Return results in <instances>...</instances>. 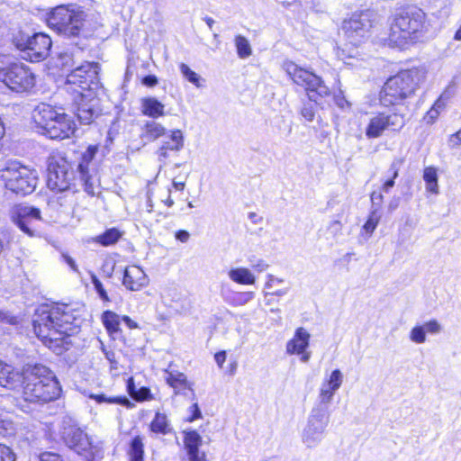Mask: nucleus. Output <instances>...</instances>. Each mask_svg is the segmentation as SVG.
Wrapping results in <instances>:
<instances>
[{
    "label": "nucleus",
    "mask_w": 461,
    "mask_h": 461,
    "mask_svg": "<svg viewBox=\"0 0 461 461\" xmlns=\"http://www.w3.org/2000/svg\"><path fill=\"white\" fill-rule=\"evenodd\" d=\"M379 219L375 215V213H372L366 222L364 224L363 228L364 230L369 233L372 234L374 230H375L377 224H378Z\"/></svg>",
    "instance_id": "09e8293b"
},
{
    "label": "nucleus",
    "mask_w": 461,
    "mask_h": 461,
    "mask_svg": "<svg viewBox=\"0 0 461 461\" xmlns=\"http://www.w3.org/2000/svg\"><path fill=\"white\" fill-rule=\"evenodd\" d=\"M390 170L392 171V177L386 180L383 185V191L388 193L394 185V179L398 176V168L394 164H392Z\"/></svg>",
    "instance_id": "de8ad7c7"
},
{
    "label": "nucleus",
    "mask_w": 461,
    "mask_h": 461,
    "mask_svg": "<svg viewBox=\"0 0 461 461\" xmlns=\"http://www.w3.org/2000/svg\"><path fill=\"white\" fill-rule=\"evenodd\" d=\"M376 19L377 13L374 9L356 11L343 21L342 30L348 39L357 44L368 36Z\"/></svg>",
    "instance_id": "9b49d317"
},
{
    "label": "nucleus",
    "mask_w": 461,
    "mask_h": 461,
    "mask_svg": "<svg viewBox=\"0 0 461 461\" xmlns=\"http://www.w3.org/2000/svg\"><path fill=\"white\" fill-rule=\"evenodd\" d=\"M105 357L111 364V369L117 368V362L115 360V354L113 351L105 352Z\"/></svg>",
    "instance_id": "680f3d73"
},
{
    "label": "nucleus",
    "mask_w": 461,
    "mask_h": 461,
    "mask_svg": "<svg viewBox=\"0 0 461 461\" xmlns=\"http://www.w3.org/2000/svg\"><path fill=\"white\" fill-rule=\"evenodd\" d=\"M78 328V319L68 305H42L33 319L35 334L49 348L62 346L66 337L77 333Z\"/></svg>",
    "instance_id": "f257e3e1"
},
{
    "label": "nucleus",
    "mask_w": 461,
    "mask_h": 461,
    "mask_svg": "<svg viewBox=\"0 0 461 461\" xmlns=\"http://www.w3.org/2000/svg\"><path fill=\"white\" fill-rule=\"evenodd\" d=\"M184 147V135L180 130L170 131L168 140L162 142L158 149L159 159H166L168 157V151H179Z\"/></svg>",
    "instance_id": "b1692460"
},
{
    "label": "nucleus",
    "mask_w": 461,
    "mask_h": 461,
    "mask_svg": "<svg viewBox=\"0 0 461 461\" xmlns=\"http://www.w3.org/2000/svg\"><path fill=\"white\" fill-rule=\"evenodd\" d=\"M14 43L23 53V59L31 62H39L45 59L52 45L51 39L45 33H34L32 36L19 34Z\"/></svg>",
    "instance_id": "9d476101"
},
{
    "label": "nucleus",
    "mask_w": 461,
    "mask_h": 461,
    "mask_svg": "<svg viewBox=\"0 0 461 461\" xmlns=\"http://www.w3.org/2000/svg\"><path fill=\"white\" fill-rule=\"evenodd\" d=\"M23 398L30 402H47L57 399L61 392L52 372L42 365L23 369L21 386Z\"/></svg>",
    "instance_id": "f03ea898"
},
{
    "label": "nucleus",
    "mask_w": 461,
    "mask_h": 461,
    "mask_svg": "<svg viewBox=\"0 0 461 461\" xmlns=\"http://www.w3.org/2000/svg\"><path fill=\"white\" fill-rule=\"evenodd\" d=\"M92 283L95 286V291L99 294L100 298L103 301L109 302L110 299H109V296H108L106 291L104 290L101 281L95 276H92Z\"/></svg>",
    "instance_id": "a18cd8bd"
},
{
    "label": "nucleus",
    "mask_w": 461,
    "mask_h": 461,
    "mask_svg": "<svg viewBox=\"0 0 461 461\" xmlns=\"http://www.w3.org/2000/svg\"><path fill=\"white\" fill-rule=\"evenodd\" d=\"M0 81L15 92L29 91L35 85L32 72L23 64L12 62L5 55H0Z\"/></svg>",
    "instance_id": "423d86ee"
},
{
    "label": "nucleus",
    "mask_w": 461,
    "mask_h": 461,
    "mask_svg": "<svg viewBox=\"0 0 461 461\" xmlns=\"http://www.w3.org/2000/svg\"><path fill=\"white\" fill-rule=\"evenodd\" d=\"M253 298V292H235L230 296L227 297L225 301L233 306H242Z\"/></svg>",
    "instance_id": "72a5a7b5"
},
{
    "label": "nucleus",
    "mask_w": 461,
    "mask_h": 461,
    "mask_svg": "<svg viewBox=\"0 0 461 461\" xmlns=\"http://www.w3.org/2000/svg\"><path fill=\"white\" fill-rule=\"evenodd\" d=\"M150 430L157 434L167 435L173 432V428L165 413L156 412L149 425Z\"/></svg>",
    "instance_id": "cd10ccee"
},
{
    "label": "nucleus",
    "mask_w": 461,
    "mask_h": 461,
    "mask_svg": "<svg viewBox=\"0 0 461 461\" xmlns=\"http://www.w3.org/2000/svg\"><path fill=\"white\" fill-rule=\"evenodd\" d=\"M165 133L166 129L156 122H149L145 124L143 134L148 140H155Z\"/></svg>",
    "instance_id": "c756f323"
},
{
    "label": "nucleus",
    "mask_w": 461,
    "mask_h": 461,
    "mask_svg": "<svg viewBox=\"0 0 461 461\" xmlns=\"http://www.w3.org/2000/svg\"><path fill=\"white\" fill-rule=\"evenodd\" d=\"M120 316L111 311H106L102 315V321L106 330L111 332H117L120 327Z\"/></svg>",
    "instance_id": "7c9ffc66"
},
{
    "label": "nucleus",
    "mask_w": 461,
    "mask_h": 461,
    "mask_svg": "<svg viewBox=\"0 0 461 461\" xmlns=\"http://www.w3.org/2000/svg\"><path fill=\"white\" fill-rule=\"evenodd\" d=\"M406 124L405 114L399 111L387 113L384 112L374 113L366 127V136L367 139H377L381 137L385 131L398 132Z\"/></svg>",
    "instance_id": "ddd939ff"
},
{
    "label": "nucleus",
    "mask_w": 461,
    "mask_h": 461,
    "mask_svg": "<svg viewBox=\"0 0 461 461\" xmlns=\"http://www.w3.org/2000/svg\"><path fill=\"white\" fill-rule=\"evenodd\" d=\"M302 116L308 122H312L314 119V108L311 104H306L301 110Z\"/></svg>",
    "instance_id": "8fccbe9b"
},
{
    "label": "nucleus",
    "mask_w": 461,
    "mask_h": 461,
    "mask_svg": "<svg viewBox=\"0 0 461 461\" xmlns=\"http://www.w3.org/2000/svg\"><path fill=\"white\" fill-rule=\"evenodd\" d=\"M74 122L64 113H59L43 134L53 140L68 138L75 131Z\"/></svg>",
    "instance_id": "a211bd4d"
},
{
    "label": "nucleus",
    "mask_w": 461,
    "mask_h": 461,
    "mask_svg": "<svg viewBox=\"0 0 461 461\" xmlns=\"http://www.w3.org/2000/svg\"><path fill=\"white\" fill-rule=\"evenodd\" d=\"M142 83H143V85L149 86V87L155 86L158 84V78L156 76L149 75V76H146L145 77H143Z\"/></svg>",
    "instance_id": "13d9d810"
},
{
    "label": "nucleus",
    "mask_w": 461,
    "mask_h": 461,
    "mask_svg": "<svg viewBox=\"0 0 461 461\" xmlns=\"http://www.w3.org/2000/svg\"><path fill=\"white\" fill-rule=\"evenodd\" d=\"M429 23L422 9L409 5L396 15L391 27L390 41L402 44L409 39H419L428 32Z\"/></svg>",
    "instance_id": "20e7f679"
},
{
    "label": "nucleus",
    "mask_w": 461,
    "mask_h": 461,
    "mask_svg": "<svg viewBox=\"0 0 461 461\" xmlns=\"http://www.w3.org/2000/svg\"><path fill=\"white\" fill-rule=\"evenodd\" d=\"M143 443L140 437H135L131 443L130 456L131 461H143Z\"/></svg>",
    "instance_id": "f704fd0d"
},
{
    "label": "nucleus",
    "mask_w": 461,
    "mask_h": 461,
    "mask_svg": "<svg viewBox=\"0 0 461 461\" xmlns=\"http://www.w3.org/2000/svg\"><path fill=\"white\" fill-rule=\"evenodd\" d=\"M312 8L316 13H325L327 11V5L325 0H312Z\"/></svg>",
    "instance_id": "5fc2aeb1"
},
{
    "label": "nucleus",
    "mask_w": 461,
    "mask_h": 461,
    "mask_svg": "<svg viewBox=\"0 0 461 461\" xmlns=\"http://www.w3.org/2000/svg\"><path fill=\"white\" fill-rule=\"evenodd\" d=\"M179 70L182 74V76L191 84L195 86L196 87L200 88L203 87V82H204V79L201 77L200 75H198L196 72L192 70L185 63H180L179 65Z\"/></svg>",
    "instance_id": "2f4dec72"
},
{
    "label": "nucleus",
    "mask_w": 461,
    "mask_h": 461,
    "mask_svg": "<svg viewBox=\"0 0 461 461\" xmlns=\"http://www.w3.org/2000/svg\"><path fill=\"white\" fill-rule=\"evenodd\" d=\"M249 262L251 264L252 268L259 273L266 271L268 267V265L266 263V261L261 258H250Z\"/></svg>",
    "instance_id": "3c124183"
},
{
    "label": "nucleus",
    "mask_w": 461,
    "mask_h": 461,
    "mask_svg": "<svg viewBox=\"0 0 461 461\" xmlns=\"http://www.w3.org/2000/svg\"><path fill=\"white\" fill-rule=\"evenodd\" d=\"M190 409L193 413L192 417L189 419L190 421L201 418L202 413L197 403H194Z\"/></svg>",
    "instance_id": "bf43d9fd"
},
{
    "label": "nucleus",
    "mask_w": 461,
    "mask_h": 461,
    "mask_svg": "<svg viewBox=\"0 0 461 461\" xmlns=\"http://www.w3.org/2000/svg\"><path fill=\"white\" fill-rule=\"evenodd\" d=\"M90 398L95 399L97 402H107V403H121L125 404L129 402L126 398L120 397H106L104 394H91Z\"/></svg>",
    "instance_id": "79ce46f5"
},
{
    "label": "nucleus",
    "mask_w": 461,
    "mask_h": 461,
    "mask_svg": "<svg viewBox=\"0 0 461 461\" xmlns=\"http://www.w3.org/2000/svg\"><path fill=\"white\" fill-rule=\"evenodd\" d=\"M184 443L187 452L194 451L199 449L202 444V438L194 430L188 431L185 433Z\"/></svg>",
    "instance_id": "c9c22d12"
},
{
    "label": "nucleus",
    "mask_w": 461,
    "mask_h": 461,
    "mask_svg": "<svg viewBox=\"0 0 461 461\" xmlns=\"http://www.w3.org/2000/svg\"><path fill=\"white\" fill-rule=\"evenodd\" d=\"M283 68L294 84L304 87L311 101L318 103L319 99L330 95L329 87L314 73L299 67L293 61H285Z\"/></svg>",
    "instance_id": "0eeeda50"
},
{
    "label": "nucleus",
    "mask_w": 461,
    "mask_h": 461,
    "mask_svg": "<svg viewBox=\"0 0 461 461\" xmlns=\"http://www.w3.org/2000/svg\"><path fill=\"white\" fill-rule=\"evenodd\" d=\"M23 372L19 373L14 368L0 360V386L10 390L20 388Z\"/></svg>",
    "instance_id": "aec40b11"
},
{
    "label": "nucleus",
    "mask_w": 461,
    "mask_h": 461,
    "mask_svg": "<svg viewBox=\"0 0 461 461\" xmlns=\"http://www.w3.org/2000/svg\"><path fill=\"white\" fill-rule=\"evenodd\" d=\"M10 217L12 221L29 236L34 235V222L41 219L39 209L23 204L12 207Z\"/></svg>",
    "instance_id": "f3484780"
},
{
    "label": "nucleus",
    "mask_w": 461,
    "mask_h": 461,
    "mask_svg": "<svg viewBox=\"0 0 461 461\" xmlns=\"http://www.w3.org/2000/svg\"><path fill=\"white\" fill-rule=\"evenodd\" d=\"M423 180L425 182L426 191L433 194H438V169L435 167H426L423 170Z\"/></svg>",
    "instance_id": "c85d7f7f"
},
{
    "label": "nucleus",
    "mask_w": 461,
    "mask_h": 461,
    "mask_svg": "<svg viewBox=\"0 0 461 461\" xmlns=\"http://www.w3.org/2000/svg\"><path fill=\"white\" fill-rule=\"evenodd\" d=\"M75 171L63 157H52L48 164V187L53 191L64 192L75 181Z\"/></svg>",
    "instance_id": "f8f14e48"
},
{
    "label": "nucleus",
    "mask_w": 461,
    "mask_h": 461,
    "mask_svg": "<svg viewBox=\"0 0 461 461\" xmlns=\"http://www.w3.org/2000/svg\"><path fill=\"white\" fill-rule=\"evenodd\" d=\"M189 238L190 234L186 230H178L176 233V239L181 242H187Z\"/></svg>",
    "instance_id": "e2e57ef3"
},
{
    "label": "nucleus",
    "mask_w": 461,
    "mask_h": 461,
    "mask_svg": "<svg viewBox=\"0 0 461 461\" xmlns=\"http://www.w3.org/2000/svg\"><path fill=\"white\" fill-rule=\"evenodd\" d=\"M82 97H85V95L80 92ZM98 100L95 98L89 99L88 101L82 100V103L78 104L77 116L81 123L83 124H90L93 120L98 116L99 110Z\"/></svg>",
    "instance_id": "412c9836"
},
{
    "label": "nucleus",
    "mask_w": 461,
    "mask_h": 461,
    "mask_svg": "<svg viewBox=\"0 0 461 461\" xmlns=\"http://www.w3.org/2000/svg\"><path fill=\"white\" fill-rule=\"evenodd\" d=\"M421 327L425 333L438 334L442 330V326L437 320H430L422 324Z\"/></svg>",
    "instance_id": "c03bdc74"
},
{
    "label": "nucleus",
    "mask_w": 461,
    "mask_h": 461,
    "mask_svg": "<svg viewBox=\"0 0 461 461\" xmlns=\"http://www.w3.org/2000/svg\"><path fill=\"white\" fill-rule=\"evenodd\" d=\"M461 144V129L456 133L450 135L449 145L451 147H458Z\"/></svg>",
    "instance_id": "4d7b16f0"
},
{
    "label": "nucleus",
    "mask_w": 461,
    "mask_h": 461,
    "mask_svg": "<svg viewBox=\"0 0 461 461\" xmlns=\"http://www.w3.org/2000/svg\"><path fill=\"white\" fill-rule=\"evenodd\" d=\"M99 70L98 63L86 62L67 76V83L77 86L82 91L91 90L99 83Z\"/></svg>",
    "instance_id": "dca6fc26"
},
{
    "label": "nucleus",
    "mask_w": 461,
    "mask_h": 461,
    "mask_svg": "<svg viewBox=\"0 0 461 461\" xmlns=\"http://www.w3.org/2000/svg\"><path fill=\"white\" fill-rule=\"evenodd\" d=\"M310 338V333L304 328L296 329L294 338L286 343L287 354L303 353L309 346Z\"/></svg>",
    "instance_id": "4be33fe9"
},
{
    "label": "nucleus",
    "mask_w": 461,
    "mask_h": 461,
    "mask_svg": "<svg viewBox=\"0 0 461 461\" xmlns=\"http://www.w3.org/2000/svg\"><path fill=\"white\" fill-rule=\"evenodd\" d=\"M98 150V146L90 145L81 154V159L77 164V172L78 179L82 183L84 191L94 196L99 193V179L96 175L95 168L92 165V161Z\"/></svg>",
    "instance_id": "2eb2a0df"
},
{
    "label": "nucleus",
    "mask_w": 461,
    "mask_h": 461,
    "mask_svg": "<svg viewBox=\"0 0 461 461\" xmlns=\"http://www.w3.org/2000/svg\"><path fill=\"white\" fill-rule=\"evenodd\" d=\"M427 77V71L422 68L402 70L391 77L384 83L380 93V102L384 106L399 104L411 96Z\"/></svg>",
    "instance_id": "7ed1b4c3"
},
{
    "label": "nucleus",
    "mask_w": 461,
    "mask_h": 461,
    "mask_svg": "<svg viewBox=\"0 0 461 461\" xmlns=\"http://www.w3.org/2000/svg\"><path fill=\"white\" fill-rule=\"evenodd\" d=\"M14 429V424L9 419L3 418L0 414V434L8 433Z\"/></svg>",
    "instance_id": "603ef678"
},
{
    "label": "nucleus",
    "mask_w": 461,
    "mask_h": 461,
    "mask_svg": "<svg viewBox=\"0 0 461 461\" xmlns=\"http://www.w3.org/2000/svg\"><path fill=\"white\" fill-rule=\"evenodd\" d=\"M410 339L416 344H422L426 341V334L421 325H416L411 329Z\"/></svg>",
    "instance_id": "a19ab883"
},
{
    "label": "nucleus",
    "mask_w": 461,
    "mask_h": 461,
    "mask_svg": "<svg viewBox=\"0 0 461 461\" xmlns=\"http://www.w3.org/2000/svg\"><path fill=\"white\" fill-rule=\"evenodd\" d=\"M164 104L155 97H146L141 99V112L143 114L158 118L164 115Z\"/></svg>",
    "instance_id": "a878e982"
},
{
    "label": "nucleus",
    "mask_w": 461,
    "mask_h": 461,
    "mask_svg": "<svg viewBox=\"0 0 461 461\" xmlns=\"http://www.w3.org/2000/svg\"><path fill=\"white\" fill-rule=\"evenodd\" d=\"M64 260L66 263L74 270L77 271V267L76 265L75 260L68 255H63Z\"/></svg>",
    "instance_id": "774afa93"
},
{
    "label": "nucleus",
    "mask_w": 461,
    "mask_h": 461,
    "mask_svg": "<svg viewBox=\"0 0 461 461\" xmlns=\"http://www.w3.org/2000/svg\"><path fill=\"white\" fill-rule=\"evenodd\" d=\"M228 276L231 281L240 285H254L256 283V276L246 267L231 268L228 272Z\"/></svg>",
    "instance_id": "bb28decb"
},
{
    "label": "nucleus",
    "mask_w": 461,
    "mask_h": 461,
    "mask_svg": "<svg viewBox=\"0 0 461 461\" xmlns=\"http://www.w3.org/2000/svg\"><path fill=\"white\" fill-rule=\"evenodd\" d=\"M166 381L175 390V393L178 394L185 389H192V384L186 379L185 374L178 371H167L166 370Z\"/></svg>",
    "instance_id": "393cba45"
},
{
    "label": "nucleus",
    "mask_w": 461,
    "mask_h": 461,
    "mask_svg": "<svg viewBox=\"0 0 461 461\" xmlns=\"http://www.w3.org/2000/svg\"><path fill=\"white\" fill-rule=\"evenodd\" d=\"M456 94V84L451 82L448 86L444 89L439 97L436 100V102H440L442 106L446 107L447 102L455 95Z\"/></svg>",
    "instance_id": "ea45409f"
},
{
    "label": "nucleus",
    "mask_w": 461,
    "mask_h": 461,
    "mask_svg": "<svg viewBox=\"0 0 461 461\" xmlns=\"http://www.w3.org/2000/svg\"><path fill=\"white\" fill-rule=\"evenodd\" d=\"M59 433L66 445L86 461H93L99 455L100 447L70 418L63 419Z\"/></svg>",
    "instance_id": "6e6552de"
},
{
    "label": "nucleus",
    "mask_w": 461,
    "mask_h": 461,
    "mask_svg": "<svg viewBox=\"0 0 461 461\" xmlns=\"http://www.w3.org/2000/svg\"><path fill=\"white\" fill-rule=\"evenodd\" d=\"M235 45L237 48L238 55L240 59H246L252 53L250 44L249 41L241 35H238L235 38Z\"/></svg>",
    "instance_id": "e433bc0d"
},
{
    "label": "nucleus",
    "mask_w": 461,
    "mask_h": 461,
    "mask_svg": "<svg viewBox=\"0 0 461 461\" xmlns=\"http://www.w3.org/2000/svg\"><path fill=\"white\" fill-rule=\"evenodd\" d=\"M326 382L329 384L330 390L336 393L343 382V375L341 371L339 369L333 370Z\"/></svg>",
    "instance_id": "4c0bfd02"
},
{
    "label": "nucleus",
    "mask_w": 461,
    "mask_h": 461,
    "mask_svg": "<svg viewBox=\"0 0 461 461\" xmlns=\"http://www.w3.org/2000/svg\"><path fill=\"white\" fill-rule=\"evenodd\" d=\"M190 461H206L204 453L199 449L187 452Z\"/></svg>",
    "instance_id": "864d4df0"
},
{
    "label": "nucleus",
    "mask_w": 461,
    "mask_h": 461,
    "mask_svg": "<svg viewBox=\"0 0 461 461\" xmlns=\"http://www.w3.org/2000/svg\"><path fill=\"white\" fill-rule=\"evenodd\" d=\"M40 461H63L59 455L46 452L41 455Z\"/></svg>",
    "instance_id": "6e6d98bb"
},
{
    "label": "nucleus",
    "mask_w": 461,
    "mask_h": 461,
    "mask_svg": "<svg viewBox=\"0 0 461 461\" xmlns=\"http://www.w3.org/2000/svg\"><path fill=\"white\" fill-rule=\"evenodd\" d=\"M445 109L440 102H435L430 110L427 113L424 119L428 123H433L435 120L438 117L441 111Z\"/></svg>",
    "instance_id": "37998d69"
},
{
    "label": "nucleus",
    "mask_w": 461,
    "mask_h": 461,
    "mask_svg": "<svg viewBox=\"0 0 461 461\" xmlns=\"http://www.w3.org/2000/svg\"><path fill=\"white\" fill-rule=\"evenodd\" d=\"M59 112L51 105L47 104H38L32 112V119L39 128L43 131L47 129L49 124L57 117Z\"/></svg>",
    "instance_id": "5701e85b"
},
{
    "label": "nucleus",
    "mask_w": 461,
    "mask_h": 461,
    "mask_svg": "<svg viewBox=\"0 0 461 461\" xmlns=\"http://www.w3.org/2000/svg\"><path fill=\"white\" fill-rule=\"evenodd\" d=\"M5 187L21 195L32 193L37 185L36 173L19 163H12L6 167L1 175Z\"/></svg>",
    "instance_id": "1a4fd4ad"
},
{
    "label": "nucleus",
    "mask_w": 461,
    "mask_h": 461,
    "mask_svg": "<svg viewBox=\"0 0 461 461\" xmlns=\"http://www.w3.org/2000/svg\"><path fill=\"white\" fill-rule=\"evenodd\" d=\"M335 392L332 390H320L319 393V401L320 402L316 404L314 407H322L326 411H329V404L332 402Z\"/></svg>",
    "instance_id": "58836bf2"
},
{
    "label": "nucleus",
    "mask_w": 461,
    "mask_h": 461,
    "mask_svg": "<svg viewBox=\"0 0 461 461\" xmlns=\"http://www.w3.org/2000/svg\"><path fill=\"white\" fill-rule=\"evenodd\" d=\"M122 321L130 328V329H137L139 326L137 322L132 321L129 316H122Z\"/></svg>",
    "instance_id": "69168bd1"
},
{
    "label": "nucleus",
    "mask_w": 461,
    "mask_h": 461,
    "mask_svg": "<svg viewBox=\"0 0 461 461\" xmlns=\"http://www.w3.org/2000/svg\"><path fill=\"white\" fill-rule=\"evenodd\" d=\"M172 185L176 190L183 191L185 187V181H178L176 178H174L172 181Z\"/></svg>",
    "instance_id": "338daca9"
},
{
    "label": "nucleus",
    "mask_w": 461,
    "mask_h": 461,
    "mask_svg": "<svg viewBox=\"0 0 461 461\" xmlns=\"http://www.w3.org/2000/svg\"><path fill=\"white\" fill-rule=\"evenodd\" d=\"M149 394V389L143 387L139 391V393L135 396V398L139 401H142L148 399Z\"/></svg>",
    "instance_id": "0e129e2a"
},
{
    "label": "nucleus",
    "mask_w": 461,
    "mask_h": 461,
    "mask_svg": "<svg viewBox=\"0 0 461 461\" xmlns=\"http://www.w3.org/2000/svg\"><path fill=\"white\" fill-rule=\"evenodd\" d=\"M0 461H15L14 451L4 444H0Z\"/></svg>",
    "instance_id": "49530a36"
},
{
    "label": "nucleus",
    "mask_w": 461,
    "mask_h": 461,
    "mask_svg": "<svg viewBox=\"0 0 461 461\" xmlns=\"http://www.w3.org/2000/svg\"><path fill=\"white\" fill-rule=\"evenodd\" d=\"M330 422V412L322 407H313L303 430L302 440L308 447H316L323 438Z\"/></svg>",
    "instance_id": "4468645a"
},
{
    "label": "nucleus",
    "mask_w": 461,
    "mask_h": 461,
    "mask_svg": "<svg viewBox=\"0 0 461 461\" xmlns=\"http://www.w3.org/2000/svg\"><path fill=\"white\" fill-rule=\"evenodd\" d=\"M122 233L115 228L105 230L103 234L95 238V241L103 246H110L116 243L121 238Z\"/></svg>",
    "instance_id": "473e14b6"
},
{
    "label": "nucleus",
    "mask_w": 461,
    "mask_h": 461,
    "mask_svg": "<svg viewBox=\"0 0 461 461\" xmlns=\"http://www.w3.org/2000/svg\"><path fill=\"white\" fill-rule=\"evenodd\" d=\"M215 362L219 366V367H222L223 363L226 360V352L225 351H220L215 354L214 356Z\"/></svg>",
    "instance_id": "052dcab7"
},
{
    "label": "nucleus",
    "mask_w": 461,
    "mask_h": 461,
    "mask_svg": "<svg viewBox=\"0 0 461 461\" xmlns=\"http://www.w3.org/2000/svg\"><path fill=\"white\" fill-rule=\"evenodd\" d=\"M87 14L76 5H58L48 14V25L66 37L79 36L85 31Z\"/></svg>",
    "instance_id": "39448f33"
},
{
    "label": "nucleus",
    "mask_w": 461,
    "mask_h": 461,
    "mask_svg": "<svg viewBox=\"0 0 461 461\" xmlns=\"http://www.w3.org/2000/svg\"><path fill=\"white\" fill-rule=\"evenodd\" d=\"M149 284V277L138 266L127 267L124 270L122 285L131 291H140Z\"/></svg>",
    "instance_id": "6ab92c4d"
}]
</instances>
